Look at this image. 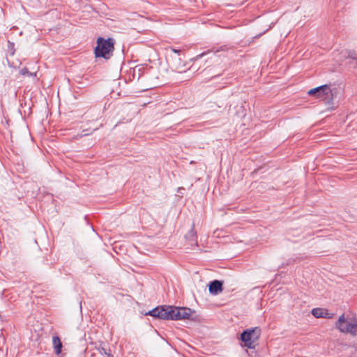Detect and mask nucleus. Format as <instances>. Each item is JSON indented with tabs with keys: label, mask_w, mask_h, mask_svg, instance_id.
<instances>
[{
	"label": "nucleus",
	"mask_w": 357,
	"mask_h": 357,
	"mask_svg": "<svg viewBox=\"0 0 357 357\" xmlns=\"http://www.w3.org/2000/svg\"><path fill=\"white\" fill-rule=\"evenodd\" d=\"M307 94L310 96L315 95L317 98L325 101L328 104H332L335 96V92L328 84H324L310 89Z\"/></svg>",
	"instance_id": "20e7f679"
},
{
	"label": "nucleus",
	"mask_w": 357,
	"mask_h": 357,
	"mask_svg": "<svg viewBox=\"0 0 357 357\" xmlns=\"http://www.w3.org/2000/svg\"><path fill=\"white\" fill-rule=\"evenodd\" d=\"M312 314L316 318L332 319L334 317V314L329 312L328 310L319 307L314 308Z\"/></svg>",
	"instance_id": "423d86ee"
},
{
	"label": "nucleus",
	"mask_w": 357,
	"mask_h": 357,
	"mask_svg": "<svg viewBox=\"0 0 357 357\" xmlns=\"http://www.w3.org/2000/svg\"><path fill=\"white\" fill-rule=\"evenodd\" d=\"M209 292L213 295H218L223 290L222 282L219 280H213L208 285Z\"/></svg>",
	"instance_id": "0eeeda50"
},
{
	"label": "nucleus",
	"mask_w": 357,
	"mask_h": 357,
	"mask_svg": "<svg viewBox=\"0 0 357 357\" xmlns=\"http://www.w3.org/2000/svg\"><path fill=\"white\" fill-rule=\"evenodd\" d=\"M52 344L54 349L55 353L59 355L61 352L62 343L60 338L58 336H54L52 337Z\"/></svg>",
	"instance_id": "1a4fd4ad"
},
{
	"label": "nucleus",
	"mask_w": 357,
	"mask_h": 357,
	"mask_svg": "<svg viewBox=\"0 0 357 357\" xmlns=\"http://www.w3.org/2000/svg\"><path fill=\"white\" fill-rule=\"evenodd\" d=\"M114 49V41L112 38L105 40L100 37L97 40V46L94 53L96 57L108 59L112 56Z\"/></svg>",
	"instance_id": "7ed1b4c3"
},
{
	"label": "nucleus",
	"mask_w": 357,
	"mask_h": 357,
	"mask_svg": "<svg viewBox=\"0 0 357 357\" xmlns=\"http://www.w3.org/2000/svg\"><path fill=\"white\" fill-rule=\"evenodd\" d=\"M20 75H23V76H25V75H28L29 77L31 76H36V73H31L28 70V69L26 68H24L20 70Z\"/></svg>",
	"instance_id": "9d476101"
},
{
	"label": "nucleus",
	"mask_w": 357,
	"mask_h": 357,
	"mask_svg": "<svg viewBox=\"0 0 357 357\" xmlns=\"http://www.w3.org/2000/svg\"><path fill=\"white\" fill-rule=\"evenodd\" d=\"M185 238L190 242L191 245L197 243V232L195 229V225H193L191 229L188 231V233L185 235Z\"/></svg>",
	"instance_id": "6e6552de"
},
{
	"label": "nucleus",
	"mask_w": 357,
	"mask_h": 357,
	"mask_svg": "<svg viewBox=\"0 0 357 357\" xmlns=\"http://www.w3.org/2000/svg\"><path fill=\"white\" fill-rule=\"evenodd\" d=\"M349 57L352 59L357 60V53L355 52H349Z\"/></svg>",
	"instance_id": "9b49d317"
},
{
	"label": "nucleus",
	"mask_w": 357,
	"mask_h": 357,
	"mask_svg": "<svg viewBox=\"0 0 357 357\" xmlns=\"http://www.w3.org/2000/svg\"><path fill=\"white\" fill-rule=\"evenodd\" d=\"M261 329L259 327L248 328L244 331L241 336L242 342H244L245 347L254 349L255 342L259 338Z\"/></svg>",
	"instance_id": "39448f33"
},
{
	"label": "nucleus",
	"mask_w": 357,
	"mask_h": 357,
	"mask_svg": "<svg viewBox=\"0 0 357 357\" xmlns=\"http://www.w3.org/2000/svg\"><path fill=\"white\" fill-rule=\"evenodd\" d=\"M102 350H103V351H104V354H105V355H107L108 357H112V354H111L110 351H109V352H107L105 349H102Z\"/></svg>",
	"instance_id": "f8f14e48"
},
{
	"label": "nucleus",
	"mask_w": 357,
	"mask_h": 357,
	"mask_svg": "<svg viewBox=\"0 0 357 357\" xmlns=\"http://www.w3.org/2000/svg\"><path fill=\"white\" fill-rule=\"evenodd\" d=\"M192 312L188 307L161 306L149 311L147 314L165 320H180L188 319Z\"/></svg>",
	"instance_id": "f257e3e1"
},
{
	"label": "nucleus",
	"mask_w": 357,
	"mask_h": 357,
	"mask_svg": "<svg viewBox=\"0 0 357 357\" xmlns=\"http://www.w3.org/2000/svg\"><path fill=\"white\" fill-rule=\"evenodd\" d=\"M171 50L174 52V53H177V54H179L180 53V50H176V49H174V48H171Z\"/></svg>",
	"instance_id": "ddd939ff"
},
{
	"label": "nucleus",
	"mask_w": 357,
	"mask_h": 357,
	"mask_svg": "<svg viewBox=\"0 0 357 357\" xmlns=\"http://www.w3.org/2000/svg\"><path fill=\"white\" fill-rule=\"evenodd\" d=\"M335 327L342 333H348L356 337L357 335V317L346 318L344 314H342L336 321Z\"/></svg>",
	"instance_id": "f03ea898"
}]
</instances>
